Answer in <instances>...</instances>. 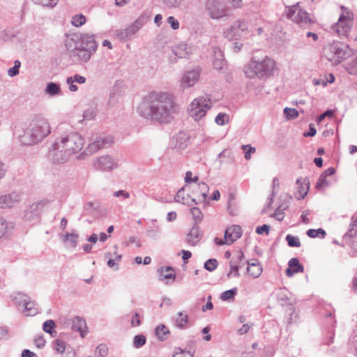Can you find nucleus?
Instances as JSON below:
<instances>
[{
	"label": "nucleus",
	"mask_w": 357,
	"mask_h": 357,
	"mask_svg": "<svg viewBox=\"0 0 357 357\" xmlns=\"http://www.w3.org/2000/svg\"><path fill=\"white\" fill-rule=\"evenodd\" d=\"M169 334V329L167 328V327H166L163 324L159 325L155 328V335H156L157 337L161 341H164V340H167Z\"/></svg>",
	"instance_id": "obj_37"
},
{
	"label": "nucleus",
	"mask_w": 357,
	"mask_h": 357,
	"mask_svg": "<svg viewBox=\"0 0 357 357\" xmlns=\"http://www.w3.org/2000/svg\"><path fill=\"white\" fill-rule=\"evenodd\" d=\"M200 240V231L197 225H194L187 234L186 241L191 245H195Z\"/></svg>",
	"instance_id": "obj_32"
},
{
	"label": "nucleus",
	"mask_w": 357,
	"mask_h": 357,
	"mask_svg": "<svg viewBox=\"0 0 357 357\" xmlns=\"http://www.w3.org/2000/svg\"><path fill=\"white\" fill-rule=\"evenodd\" d=\"M97 44L93 36L84 34L79 38V40L75 43L72 52L73 55L78 56L82 61H88L92 54L96 51Z\"/></svg>",
	"instance_id": "obj_6"
},
{
	"label": "nucleus",
	"mask_w": 357,
	"mask_h": 357,
	"mask_svg": "<svg viewBox=\"0 0 357 357\" xmlns=\"http://www.w3.org/2000/svg\"><path fill=\"white\" fill-rule=\"evenodd\" d=\"M172 357H193L190 351L176 348Z\"/></svg>",
	"instance_id": "obj_50"
},
{
	"label": "nucleus",
	"mask_w": 357,
	"mask_h": 357,
	"mask_svg": "<svg viewBox=\"0 0 357 357\" xmlns=\"http://www.w3.org/2000/svg\"><path fill=\"white\" fill-rule=\"evenodd\" d=\"M74 327L75 326V324H77L79 325L78 326V331L80 332V335L82 337H84V331H83V328H85L86 327V323H85V321L80 318V317H76L75 321H74Z\"/></svg>",
	"instance_id": "obj_54"
},
{
	"label": "nucleus",
	"mask_w": 357,
	"mask_h": 357,
	"mask_svg": "<svg viewBox=\"0 0 357 357\" xmlns=\"http://www.w3.org/2000/svg\"><path fill=\"white\" fill-rule=\"evenodd\" d=\"M297 190L300 198L303 199L307 194L310 182L307 177H300L296 180Z\"/></svg>",
	"instance_id": "obj_29"
},
{
	"label": "nucleus",
	"mask_w": 357,
	"mask_h": 357,
	"mask_svg": "<svg viewBox=\"0 0 357 357\" xmlns=\"http://www.w3.org/2000/svg\"><path fill=\"white\" fill-rule=\"evenodd\" d=\"M29 299H30V298L27 295L24 294L21 292L17 293L13 298V301L15 303V304H17L18 305H22V306Z\"/></svg>",
	"instance_id": "obj_40"
},
{
	"label": "nucleus",
	"mask_w": 357,
	"mask_h": 357,
	"mask_svg": "<svg viewBox=\"0 0 357 357\" xmlns=\"http://www.w3.org/2000/svg\"><path fill=\"white\" fill-rule=\"evenodd\" d=\"M55 324L52 320H47L44 322L43 328L45 332L52 334Z\"/></svg>",
	"instance_id": "obj_55"
},
{
	"label": "nucleus",
	"mask_w": 357,
	"mask_h": 357,
	"mask_svg": "<svg viewBox=\"0 0 357 357\" xmlns=\"http://www.w3.org/2000/svg\"><path fill=\"white\" fill-rule=\"evenodd\" d=\"M79 237L77 232L72 231L71 232H66L61 238L66 248L75 249L77 245Z\"/></svg>",
	"instance_id": "obj_23"
},
{
	"label": "nucleus",
	"mask_w": 357,
	"mask_h": 357,
	"mask_svg": "<svg viewBox=\"0 0 357 357\" xmlns=\"http://www.w3.org/2000/svg\"><path fill=\"white\" fill-rule=\"evenodd\" d=\"M236 293H237V289L236 288H234V289L223 291L220 294V298L222 301H231V300L234 299Z\"/></svg>",
	"instance_id": "obj_39"
},
{
	"label": "nucleus",
	"mask_w": 357,
	"mask_h": 357,
	"mask_svg": "<svg viewBox=\"0 0 357 357\" xmlns=\"http://www.w3.org/2000/svg\"><path fill=\"white\" fill-rule=\"evenodd\" d=\"M96 116V111L95 109L90 108L84 112L83 118L84 120L91 121L95 119Z\"/></svg>",
	"instance_id": "obj_52"
},
{
	"label": "nucleus",
	"mask_w": 357,
	"mask_h": 357,
	"mask_svg": "<svg viewBox=\"0 0 357 357\" xmlns=\"http://www.w3.org/2000/svg\"><path fill=\"white\" fill-rule=\"evenodd\" d=\"M289 266L286 270V275L288 277H291L293 275L297 273H303L304 271V267L299 263L297 258H292L289 261Z\"/></svg>",
	"instance_id": "obj_26"
},
{
	"label": "nucleus",
	"mask_w": 357,
	"mask_h": 357,
	"mask_svg": "<svg viewBox=\"0 0 357 357\" xmlns=\"http://www.w3.org/2000/svg\"><path fill=\"white\" fill-rule=\"evenodd\" d=\"M341 13L336 23L331 27V33L341 38H347L354 25V14L348 8L341 6Z\"/></svg>",
	"instance_id": "obj_4"
},
{
	"label": "nucleus",
	"mask_w": 357,
	"mask_h": 357,
	"mask_svg": "<svg viewBox=\"0 0 357 357\" xmlns=\"http://www.w3.org/2000/svg\"><path fill=\"white\" fill-rule=\"evenodd\" d=\"M192 194L196 202H204L207 197L209 188L206 183L204 182L199 183L192 187Z\"/></svg>",
	"instance_id": "obj_21"
},
{
	"label": "nucleus",
	"mask_w": 357,
	"mask_h": 357,
	"mask_svg": "<svg viewBox=\"0 0 357 357\" xmlns=\"http://www.w3.org/2000/svg\"><path fill=\"white\" fill-rule=\"evenodd\" d=\"M274 294L278 302L282 306L293 305L296 303L292 294L285 288L276 289Z\"/></svg>",
	"instance_id": "obj_16"
},
{
	"label": "nucleus",
	"mask_w": 357,
	"mask_h": 357,
	"mask_svg": "<svg viewBox=\"0 0 357 357\" xmlns=\"http://www.w3.org/2000/svg\"><path fill=\"white\" fill-rule=\"evenodd\" d=\"M247 33V23L244 20H238L225 30L223 35L229 40H241Z\"/></svg>",
	"instance_id": "obj_10"
},
{
	"label": "nucleus",
	"mask_w": 357,
	"mask_h": 357,
	"mask_svg": "<svg viewBox=\"0 0 357 357\" xmlns=\"http://www.w3.org/2000/svg\"><path fill=\"white\" fill-rule=\"evenodd\" d=\"M242 235L241 227L238 225L229 227L225 232V243L230 245L239 238Z\"/></svg>",
	"instance_id": "obj_20"
},
{
	"label": "nucleus",
	"mask_w": 357,
	"mask_h": 357,
	"mask_svg": "<svg viewBox=\"0 0 357 357\" xmlns=\"http://www.w3.org/2000/svg\"><path fill=\"white\" fill-rule=\"evenodd\" d=\"M137 112L147 119L169 123L176 112L174 95L168 92L151 93L144 98Z\"/></svg>",
	"instance_id": "obj_1"
},
{
	"label": "nucleus",
	"mask_w": 357,
	"mask_h": 357,
	"mask_svg": "<svg viewBox=\"0 0 357 357\" xmlns=\"http://www.w3.org/2000/svg\"><path fill=\"white\" fill-rule=\"evenodd\" d=\"M174 200L176 202L181 203L184 205L192 206V204H197L195 198H190L188 195L185 196V191L183 188H181L174 197Z\"/></svg>",
	"instance_id": "obj_30"
},
{
	"label": "nucleus",
	"mask_w": 357,
	"mask_h": 357,
	"mask_svg": "<svg viewBox=\"0 0 357 357\" xmlns=\"http://www.w3.org/2000/svg\"><path fill=\"white\" fill-rule=\"evenodd\" d=\"M229 121V116L226 113H219L215 118V122L219 126H224Z\"/></svg>",
	"instance_id": "obj_43"
},
{
	"label": "nucleus",
	"mask_w": 357,
	"mask_h": 357,
	"mask_svg": "<svg viewBox=\"0 0 357 357\" xmlns=\"http://www.w3.org/2000/svg\"><path fill=\"white\" fill-rule=\"evenodd\" d=\"M172 50L175 56L179 59H186L195 52L196 47L192 44L181 43L173 47Z\"/></svg>",
	"instance_id": "obj_15"
},
{
	"label": "nucleus",
	"mask_w": 357,
	"mask_h": 357,
	"mask_svg": "<svg viewBox=\"0 0 357 357\" xmlns=\"http://www.w3.org/2000/svg\"><path fill=\"white\" fill-rule=\"evenodd\" d=\"M43 210V203L38 202L29 205L24 211L23 219L25 221H31L39 217Z\"/></svg>",
	"instance_id": "obj_17"
},
{
	"label": "nucleus",
	"mask_w": 357,
	"mask_h": 357,
	"mask_svg": "<svg viewBox=\"0 0 357 357\" xmlns=\"http://www.w3.org/2000/svg\"><path fill=\"white\" fill-rule=\"evenodd\" d=\"M347 60L348 61L344 64L345 70L350 75H357V52L353 51L352 54Z\"/></svg>",
	"instance_id": "obj_28"
},
{
	"label": "nucleus",
	"mask_w": 357,
	"mask_h": 357,
	"mask_svg": "<svg viewBox=\"0 0 357 357\" xmlns=\"http://www.w3.org/2000/svg\"><path fill=\"white\" fill-rule=\"evenodd\" d=\"M86 77L79 74H75L73 76L68 77L66 79V83L68 85V89L75 92L78 90V87L76 84H84L86 82Z\"/></svg>",
	"instance_id": "obj_27"
},
{
	"label": "nucleus",
	"mask_w": 357,
	"mask_h": 357,
	"mask_svg": "<svg viewBox=\"0 0 357 357\" xmlns=\"http://www.w3.org/2000/svg\"><path fill=\"white\" fill-rule=\"evenodd\" d=\"M162 1L167 8H173L180 6L183 0H162Z\"/></svg>",
	"instance_id": "obj_51"
},
{
	"label": "nucleus",
	"mask_w": 357,
	"mask_h": 357,
	"mask_svg": "<svg viewBox=\"0 0 357 357\" xmlns=\"http://www.w3.org/2000/svg\"><path fill=\"white\" fill-rule=\"evenodd\" d=\"M44 92L45 94L52 97L61 95V89L59 84L50 82L47 84Z\"/></svg>",
	"instance_id": "obj_35"
},
{
	"label": "nucleus",
	"mask_w": 357,
	"mask_h": 357,
	"mask_svg": "<svg viewBox=\"0 0 357 357\" xmlns=\"http://www.w3.org/2000/svg\"><path fill=\"white\" fill-rule=\"evenodd\" d=\"M146 339L144 335H135L133 340V346L135 348H140L146 343Z\"/></svg>",
	"instance_id": "obj_45"
},
{
	"label": "nucleus",
	"mask_w": 357,
	"mask_h": 357,
	"mask_svg": "<svg viewBox=\"0 0 357 357\" xmlns=\"http://www.w3.org/2000/svg\"><path fill=\"white\" fill-rule=\"evenodd\" d=\"M51 130L49 119L43 114H37L32 118L23 134L19 135V139L24 145L36 144L47 137Z\"/></svg>",
	"instance_id": "obj_2"
},
{
	"label": "nucleus",
	"mask_w": 357,
	"mask_h": 357,
	"mask_svg": "<svg viewBox=\"0 0 357 357\" xmlns=\"http://www.w3.org/2000/svg\"><path fill=\"white\" fill-rule=\"evenodd\" d=\"M158 271L160 272L159 280L161 281L167 280V284H172L175 280L176 273L172 267L161 268Z\"/></svg>",
	"instance_id": "obj_25"
},
{
	"label": "nucleus",
	"mask_w": 357,
	"mask_h": 357,
	"mask_svg": "<svg viewBox=\"0 0 357 357\" xmlns=\"http://www.w3.org/2000/svg\"><path fill=\"white\" fill-rule=\"evenodd\" d=\"M307 234L308 236L311 238L321 237L324 238L326 236V231L323 229H310L307 231Z\"/></svg>",
	"instance_id": "obj_44"
},
{
	"label": "nucleus",
	"mask_w": 357,
	"mask_h": 357,
	"mask_svg": "<svg viewBox=\"0 0 357 357\" xmlns=\"http://www.w3.org/2000/svg\"><path fill=\"white\" fill-rule=\"evenodd\" d=\"M86 22V18L83 15H77L73 17L71 23L75 26H80Z\"/></svg>",
	"instance_id": "obj_48"
},
{
	"label": "nucleus",
	"mask_w": 357,
	"mask_h": 357,
	"mask_svg": "<svg viewBox=\"0 0 357 357\" xmlns=\"http://www.w3.org/2000/svg\"><path fill=\"white\" fill-rule=\"evenodd\" d=\"M167 21L172 29L177 30L179 29V22L174 17L169 16Z\"/></svg>",
	"instance_id": "obj_61"
},
{
	"label": "nucleus",
	"mask_w": 357,
	"mask_h": 357,
	"mask_svg": "<svg viewBox=\"0 0 357 357\" xmlns=\"http://www.w3.org/2000/svg\"><path fill=\"white\" fill-rule=\"evenodd\" d=\"M229 266H230V270H229V273H227V277L229 278L238 277L239 276V269L241 268V266H239L237 264L231 261L229 262Z\"/></svg>",
	"instance_id": "obj_38"
},
{
	"label": "nucleus",
	"mask_w": 357,
	"mask_h": 357,
	"mask_svg": "<svg viewBox=\"0 0 357 357\" xmlns=\"http://www.w3.org/2000/svg\"><path fill=\"white\" fill-rule=\"evenodd\" d=\"M35 1L43 6L53 8L57 4L59 0H35Z\"/></svg>",
	"instance_id": "obj_57"
},
{
	"label": "nucleus",
	"mask_w": 357,
	"mask_h": 357,
	"mask_svg": "<svg viewBox=\"0 0 357 357\" xmlns=\"http://www.w3.org/2000/svg\"><path fill=\"white\" fill-rule=\"evenodd\" d=\"M353 51L347 45L334 41L325 49V55L332 63L338 65L342 61L349 59Z\"/></svg>",
	"instance_id": "obj_7"
},
{
	"label": "nucleus",
	"mask_w": 357,
	"mask_h": 357,
	"mask_svg": "<svg viewBox=\"0 0 357 357\" xmlns=\"http://www.w3.org/2000/svg\"><path fill=\"white\" fill-rule=\"evenodd\" d=\"M113 248L114 249V258H111L112 255L111 252H107L105 256L106 258H109L107 262V266L109 268H114V270H118L119 265L118 262L121 261L122 256L121 255H119L116 253V250L118 249L116 245H114Z\"/></svg>",
	"instance_id": "obj_31"
},
{
	"label": "nucleus",
	"mask_w": 357,
	"mask_h": 357,
	"mask_svg": "<svg viewBox=\"0 0 357 357\" xmlns=\"http://www.w3.org/2000/svg\"><path fill=\"white\" fill-rule=\"evenodd\" d=\"M286 241H287L288 245L290 247L298 248L301 245L300 240L297 236H294L291 234H288L286 236Z\"/></svg>",
	"instance_id": "obj_46"
},
{
	"label": "nucleus",
	"mask_w": 357,
	"mask_h": 357,
	"mask_svg": "<svg viewBox=\"0 0 357 357\" xmlns=\"http://www.w3.org/2000/svg\"><path fill=\"white\" fill-rule=\"evenodd\" d=\"M146 17L144 16L139 17L135 22L132 24L135 28L136 31H138L146 23Z\"/></svg>",
	"instance_id": "obj_58"
},
{
	"label": "nucleus",
	"mask_w": 357,
	"mask_h": 357,
	"mask_svg": "<svg viewBox=\"0 0 357 357\" xmlns=\"http://www.w3.org/2000/svg\"><path fill=\"white\" fill-rule=\"evenodd\" d=\"M190 213L196 222V225L201 222L203 219V213L201 210L197 207H192L190 208Z\"/></svg>",
	"instance_id": "obj_42"
},
{
	"label": "nucleus",
	"mask_w": 357,
	"mask_h": 357,
	"mask_svg": "<svg viewBox=\"0 0 357 357\" xmlns=\"http://www.w3.org/2000/svg\"><path fill=\"white\" fill-rule=\"evenodd\" d=\"M54 347L57 352L62 354L66 350V345L63 340H56L54 342Z\"/></svg>",
	"instance_id": "obj_59"
},
{
	"label": "nucleus",
	"mask_w": 357,
	"mask_h": 357,
	"mask_svg": "<svg viewBox=\"0 0 357 357\" xmlns=\"http://www.w3.org/2000/svg\"><path fill=\"white\" fill-rule=\"evenodd\" d=\"M218 266V261L215 259H208L204 264V268L208 271H213Z\"/></svg>",
	"instance_id": "obj_53"
},
{
	"label": "nucleus",
	"mask_w": 357,
	"mask_h": 357,
	"mask_svg": "<svg viewBox=\"0 0 357 357\" xmlns=\"http://www.w3.org/2000/svg\"><path fill=\"white\" fill-rule=\"evenodd\" d=\"M85 143L84 139L77 132H70L57 139V146L64 149L69 157L79 153Z\"/></svg>",
	"instance_id": "obj_8"
},
{
	"label": "nucleus",
	"mask_w": 357,
	"mask_h": 357,
	"mask_svg": "<svg viewBox=\"0 0 357 357\" xmlns=\"http://www.w3.org/2000/svg\"><path fill=\"white\" fill-rule=\"evenodd\" d=\"M20 202V195L13 192L0 196V208H9L15 206Z\"/></svg>",
	"instance_id": "obj_19"
},
{
	"label": "nucleus",
	"mask_w": 357,
	"mask_h": 357,
	"mask_svg": "<svg viewBox=\"0 0 357 357\" xmlns=\"http://www.w3.org/2000/svg\"><path fill=\"white\" fill-rule=\"evenodd\" d=\"M23 306L24 309L22 312L24 316H35L38 313V308L34 301L29 299Z\"/></svg>",
	"instance_id": "obj_33"
},
{
	"label": "nucleus",
	"mask_w": 357,
	"mask_h": 357,
	"mask_svg": "<svg viewBox=\"0 0 357 357\" xmlns=\"http://www.w3.org/2000/svg\"><path fill=\"white\" fill-rule=\"evenodd\" d=\"M137 32V31H136L135 28L133 27L132 25H130L126 29L118 31L117 36L121 40H126L130 39Z\"/></svg>",
	"instance_id": "obj_36"
},
{
	"label": "nucleus",
	"mask_w": 357,
	"mask_h": 357,
	"mask_svg": "<svg viewBox=\"0 0 357 357\" xmlns=\"http://www.w3.org/2000/svg\"><path fill=\"white\" fill-rule=\"evenodd\" d=\"M93 166L96 170L110 172L119 167L118 159L109 155H103L94 158Z\"/></svg>",
	"instance_id": "obj_12"
},
{
	"label": "nucleus",
	"mask_w": 357,
	"mask_h": 357,
	"mask_svg": "<svg viewBox=\"0 0 357 357\" xmlns=\"http://www.w3.org/2000/svg\"><path fill=\"white\" fill-rule=\"evenodd\" d=\"M270 230V227L268 225H263L262 226L257 227L256 229V232L258 234H266V235L268 234Z\"/></svg>",
	"instance_id": "obj_63"
},
{
	"label": "nucleus",
	"mask_w": 357,
	"mask_h": 357,
	"mask_svg": "<svg viewBox=\"0 0 357 357\" xmlns=\"http://www.w3.org/2000/svg\"><path fill=\"white\" fill-rule=\"evenodd\" d=\"M262 271L263 268L260 264L248 262L247 273L252 278H259L262 273Z\"/></svg>",
	"instance_id": "obj_34"
},
{
	"label": "nucleus",
	"mask_w": 357,
	"mask_h": 357,
	"mask_svg": "<svg viewBox=\"0 0 357 357\" xmlns=\"http://www.w3.org/2000/svg\"><path fill=\"white\" fill-rule=\"evenodd\" d=\"M201 68L198 66L183 73L180 79V87L182 89L194 86L199 80Z\"/></svg>",
	"instance_id": "obj_14"
},
{
	"label": "nucleus",
	"mask_w": 357,
	"mask_h": 357,
	"mask_svg": "<svg viewBox=\"0 0 357 357\" xmlns=\"http://www.w3.org/2000/svg\"><path fill=\"white\" fill-rule=\"evenodd\" d=\"M284 114L287 119H294L298 116V112L294 108L285 107Z\"/></svg>",
	"instance_id": "obj_49"
},
{
	"label": "nucleus",
	"mask_w": 357,
	"mask_h": 357,
	"mask_svg": "<svg viewBox=\"0 0 357 357\" xmlns=\"http://www.w3.org/2000/svg\"><path fill=\"white\" fill-rule=\"evenodd\" d=\"M213 105L211 96L205 94L194 98L188 106L187 112L190 116L197 121L206 116Z\"/></svg>",
	"instance_id": "obj_5"
},
{
	"label": "nucleus",
	"mask_w": 357,
	"mask_h": 357,
	"mask_svg": "<svg viewBox=\"0 0 357 357\" xmlns=\"http://www.w3.org/2000/svg\"><path fill=\"white\" fill-rule=\"evenodd\" d=\"M356 234H357V218L355 217H352L351 220V223L349 225V229L345 235L349 237H353Z\"/></svg>",
	"instance_id": "obj_41"
},
{
	"label": "nucleus",
	"mask_w": 357,
	"mask_h": 357,
	"mask_svg": "<svg viewBox=\"0 0 357 357\" xmlns=\"http://www.w3.org/2000/svg\"><path fill=\"white\" fill-rule=\"evenodd\" d=\"M49 158L55 163H63L66 162L70 157L64 152L63 148L57 146L56 140L49 152Z\"/></svg>",
	"instance_id": "obj_18"
},
{
	"label": "nucleus",
	"mask_w": 357,
	"mask_h": 357,
	"mask_svg": "<svg viewBox=\"0 0 357 357\" xmlns=\"http://www.w3.org/2000/svg\"><path fill=\"white\" fill-rule=\"evenodd\" d=\"M96 352L101 357H105L108 354V347L105 344H100L96 347Z\"/></svg>",
	"instance_id": "obj_60"
},
{
	"label": "nucleus",
	"mask_w": 357,
	"mask_h": 357,
	"mask_svg": "<svg viewBox=\"0 0 357 357\" xmlns=\"http://www.w3.org/2000/svg\"><path fill=\"white\" fill-rule=\"evenodd\" d=\"M328 185L329 183L327 181L326 178L321 175L317 183L316 188H321L325 186H328Z\"/></svg>",
	"instance_id": "obj_62"
},
{
	"label": "nucleus",
	"mask_w": 357,
	"mask_h": 357,
	"mask_svg": "<svg viewBox=\"0 0 357 357\" xmlns=\"http://www.w3.org/2000/svg\"><path fill=\"white\" fill-rule=\"evenodd\" d=\"M241 149L244 151L245 152V158L247 160H249L250 158H251V154L252 153H254L256 152V149L253 146H252L250 144H247V145H242L241 146Z\"/></svg>",
	"instance_id": "obj_47"
},
{
	"label": "nucleus",
	"mask_w": 357,
	"mask_h": 357,
	"mask_svg": "<svg viewBox=\"0 0 357 357\" xmlns=\"http://www.w3.org/2000/svg\"><path fill=\"white\" fill-rule=\"evenodd\" d=\"M287 17L301 26L307 27L312 22L309 14L300 6L299 3L289 7Z\"/></svg>",
	"instance_id": "obj_9"
},
{
	"label": "nucleus",
	"mask_w": 357,
	"mask_h": 357,
	"mask_svg": "<svg viewBox=\"0 0 357 357\" xmlns=\"http://www.w3.org/2000/svg\"><path fill=\"white\" fill-rule=\"evenodd\" d=\"M9 225L10 224L4 218L0 217V237L7 232Z\"/></svg>",
	"instance_id": "obj_56"
},
{
	"label": "nucleus",
	"mask_w": 357,
	"mask_h": 357,
	"mask_svg": "<svg viewBox=\"0 0 357 357\" xmlns=\"http://www.w3.org/2000/svg\"><path fill=\"white\" fill-rule=\"evenodd\" d=\"M114 196L116 197H121L123 199L130 198V193L123 190H119L114 193Z\"/></svg>",
	"instance_id": "obj_64"
},
{
	"label": "nucleus",
	"mask_w": 357,
	"mask_h": 357,
	"mask_svg": "<svg viewBox=\"0 0 357 357\" xmlns=\"http://www.w3.org/2000/svg\"><path fill=\"white\" fill-rule=\"evenodd\" d=\"M114 143L112 135H94L91 138V142L86 147V151L93 154L101 149L109 148Z\"/></svg>",
	"instance_id": "obj_11"
},
{
	"label": "nucleus",
	"mask_w": 357,
	"mask_h": 357,
	"mask_svg": "<svg viewBox=\"0 0 357 357\" xmlns=\"http://www.w3.org/2000/svg\"><path fill=\"white\" fill-rule=\"evenodd\" d=\"M206 9L209 16L214 20H218L227 16L228 10L220 0H208Z\"/></svg>",
	"instance_id": "obj_13"
},
{
	"label": "nucleus",
	"mask_w": 357,
	"mask_h": 357,
	"mask_svg": "<svg viewBox=\"0 0 357 357\" xmlns=\"http://www.w3.org/2000/svg\"><path fill=\"white\" fill-rule=\"evenodd\" d=\"M173 325L181 330H185L188 327L189 317L186 313L178 312L172 318Z\"/></svg>",
	"instance_id": "obj_24"
},
{
	"label": "nucleus",
	"mask_w": 357,
	"mask_h": 357,
	"mask_svg": "<svg viewBox=\"0 0 357 357\" xmlns=\"http://www.w3.org/2000/svg\"><path fill=\"white\" fill-rule=\"evenodd\" d=\"M212 53V63L214 68L216 70H222L226 65L222 50L219 47H213Z\"/></svg>",
	"instance_id": "obj_22"
},
{
	"label": "nucleus",
	"mask_w": 357,
	"mask_h": 357,
	"mask_svg": "<svg viewBox=\"0 0 357 357\" xmlns=\"http://www.w3.org/2000/svg\"><path fill=\"white\" fill-rule=\"evenodd\" d=\"M276 70L275 61L268 56L261 59L252 57L244 67V73L248 78L257 77L266 79L274 75Z\"/></svg>",
	"instance_id": "obj_3"
}]
</instances>
